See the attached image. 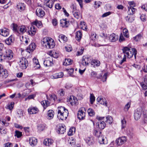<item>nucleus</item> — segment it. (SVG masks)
I'll use <instances>...</instances> for the list:
<instances>
[{
  "label": "nucleus",
  "instance_id": "nucleus-19",
  "mask_svg": "<svg viewBox=\"0 0 147 147\" xmlns=\"http://www.w3.org/2000/svg\"><path fill=\"white\" fill-rule=\"evenodd\" d=\"M96 100L100 104L104 105L106 107L107 106V102L105 98H103L100 97H98L97 98Z\"/></svg>",
  "mask_w": 147,
  "mask_h": 147
},
{
  "label": "nucleus",
  "instance_id": "nucleus-14",
  "mask_svg": "<svg viewBox=\"0 0 147 147\" xmlns=\"http://www.w3.org/2000/svg\"><path fill=\"white\" fill-rule=\"evenodd\" d=\"M37 31V29L33 25L28 28V34L32 36L35 35Z\"/></svg>",
  "mask_w": 147,
  "mask_h": 147
},
{
  "label": "nucleus",
  "instance_id": "nucleus-34",
  "mask_svg": "<svg viewBox=\"0 0 147 147\" xmlns=\"http://www.w3.org/2000/svg\"><path fill=\"white\" fill-rule=\"evenodd\" d=\"M50 104V102L48 100H45L41 102V104L45 109L49 106Z\"/></svg>",
  "mask_w": 147,
  "mask_h": 147
},
{
  "label": "nucleus",
  "instance_id": "nucleus-27",
  "mask_svg": "<svg viewBox=\"0 0 147 147\" xmlns=\"http://www.w3.org/2000/svg\"><path fill=\"white\" fill-rule=\"evenodd\" d=\"M85 117V113L82 110H80L78 113V117L79 119H83Z\"/></svg>",
  "mask_w": 147,
  "mask_h": 147
},
{
  "label": "nucleus",
  "instance_id": "nucleus-23",
  "mask_svg": "<svg viewBox=\"0 0 147 147\" xmlns=\"http://www.w3.org/2000/svg\"><path fill=\"white\" fill-rule=\"evenodd\" d=\"M29 142L31 146H34L37 143V140L34 137H31L29 138Z\"/></svg>",
  "mask_w": 147,
  "mask_h": 147
},
{
  "label": "nucleus",
  "instance_id": "nucleus-11",
  "mask_svg": "<svg viewBox=\"0 0 147 147\" xmlns=\"http://www.w3.org/2000/svg\"><path fill=\"white\" fill-rule=\"evenodd\" d=\"M53 57H51L47 58L44 62V65L46 67H50L53 65Z\"/></svg>",
  "mask_w": 147,
  "mask_h": 147
},
{
  "label": "nucleus",
  "instance_id": "nucleus-4",
  "mask_svg": "<svg viewBox=\"0 0 147 147\" xmlns=\"http://www.w3.org/2000/svg\"><path fill=\"white\" fill-rule=\"evenodd\" d=\"M13 30L16 33L19 34H22L26 31V29L25 26H18L15 24L13 25Z\"/></svg>",
  "mask_w": 147,
  "mask_h": 147
},
{
  "label": "nucleus",
  "instance_id": "nucleus-9",
  "mask_svg": "<svg viewBox=\"0 0 147 147\" xmlns=\"http://www.w3.org/2000/svg\"><path fill=\"white\" fill-rule=\"evenodd\" d=\"M142 111V109L141 108H138L135 111L134 116L136 120H138L140 119L141 116Z\"/></svg>",
  "mask_w": 147,
  "mask_h": 147
},
{
  "label": "nucleus",
  "instance_id": "nucleus-5",
  "mask_svg": "<svg viewBox=\"0 0 147 147\" xmlns=\"http://www.w3.org/2000/svg\"><path fill=\"white\" fill-rule=\"evenodd\" d=\"M19 63L20 68L22 69H26L28 66V62L27 59L24 57L20 59Z\"/></svg>",
  "mask_w": 147,
  "mask_h": 147
},
{
  "label": "nucleus",
  "instance_id": "nucleus-46",
  "mask_svg": "<svg viewBox=\"0 0 147 147\" xmlns=\"http://www.w3.org/2000/svg\"><path fill=\"white\" fill-rule=\"evenodd\" d=\"M98 138L99 142L100 144H105L104 142V139L102 135L98 137Z\"/></svg>",
  "mask_w": 147,
  "mask_h": 147
},
{
  "label": "nucleus",
  "instance_id": "nucleus-60",
  "mask_svg": "<svg viewBox=\"0 0 147 147\" xmlns=\"http://www.w3.org/2000/svg\"><path fill=\"white\" fill-rule=\"evenodd\" d=\"M125 40V38H124L122 34L121 33L120 35L119 38V41L120 42H121Z\"/></svg>",
  "mask_w": 147,
  "mask_h": 147
},
{
  "label": "nucleus",
  "instance_id": "nucleus-58",
  "mask_svg": "<svg viewBox=\"0 0 147 147\" xmlns=\"http://www.w3.org/2000/svg\"><path fill=\"white\" fill-rule=\"evenodd\" d=\"M101 4V3L100 2L95 1L94 3V7L96 8H98L100 6Z\"/></svg>",
  "mask_w": 147,
  "mask_h": 147
},
{
  "label": "nucleus",
  "instance_id": "nucleus-30",
  "mask_svg": "<svg viewBox=\"0 0 147 147\" xmlns=\"http://www.w3.org/2000/svg\"><path fill=\"white\" fill-rule=\"evenodd\" d=\"M128 10L127 11L128 15H133L135 13L136 10V9L134 8L132 6L128 7Z\"/></svg>",
  "mask_w": 147,
  "mask_h": 147
},
{
  "label": "nucleus",
  "instance_id": "nucleus-52",
  "mask_svg": "<svg viewBox=\"0 0 147 147\" xmlns=\"http://www.w3.org/2000/svg\"><path fill=\"white\" fill-rule=\"evenodd\" d=\"M22 136V132L17 130L16 131L15 134V136H16L17 138H19L21 137Z\"/></svg>",
  "mask_w": 147,
  "mask_h": 147
},
{
  "label": "nucleus",
  "instance_id": "nucleus-16",
  "mask_svg": "<svg viewBox=\"0 0 147 147\" xmlns=\"http://www.w3.org/2000/svg\"><path fill=\"white\" fill-rule=\"evenodd\" d=\"M86 142L89 146L92 145L95 142L93 137L92 136L88 137L85 139Z\"/></svg>",
  "mask_w": 147,
  "mask_h": 147
},
{
  "label": "nucleus",
  "instance_id": "nucleus-42",
  "mask_svg": "<svg viewBox=\"0 0 147 147\" xmlns=\"http://www.w3.org/2000/svg\"><path fill=\"white\" fill-rule=\"evenodd\" d=\"M75 128L74 127L71 128L68 132V134L69 136H71L74 134L75 132Z\"/></svg>",
  "mask_w": 147,
  "mask_h": 147
},
{
  "label": "nucleus",
  "instance_id": "nucleus-43",
  "mask_svg": "<svg viewBox=\"0 0 147 147\" xmlns=\"http://www.w3.org/2000/svg\"><path fill=\"white\" fill-rule=\"evenodd\" d=\"M106 123L109 124H111L112 123L113 121V119L112 117L110 116H108L106 117Z\"/></svg>",
  "mask_w": 147,
  "mask_h": 147
},
{
  "label": "nucleus",
  "instance_id": "nucleus-25",
  "mask_svg": "<svg viewBox=\"0 0 147 147\" xmlns=\"http://www.w3.org/2000/svg\"><path fill=\"white\" fill-rule=\"evenodd\" d=\"M18 9L20 11L24 10L26 8V5L24 3H19L17 5Z\"/></svg>",
  "mask_w": 147,
  "mask_h": 147
},
{
  "label": "nucleus",
  "instance_id": "nucleus-51",
  "mask_svg": "<svg viewBox=\"0 0 147 147\" xmlns=\"http://www.w3.org/2000/svg\"><path fill=\"white\" fill-rule=\"evenodd\" d=\"M91 64L92 65L96 66H99L100 65V62L98 61L94 60L92 62H91Z\"/></svg>",
  "mask_w": 147,
  "mask_h": 147
},
{
  "label": "nucleus",
  "instance_id": "nucleus-41",
  "mask_svg": "<svg viewBox=\"0 0 147 147\" xmlns=\"http://www.w3.org/2000/svg\"><path fill=\"white\" fill-rule=\"evenodd\" d=\"M33 63L34 65H35V67H37L39 68L40 67V65L39 64L38 60L36 59V58H34L33 60Z\"/></svg>",
  "mask_w": 147,
  "mask_h": 147
},
{
  "label": "nucleus",
  "instance_id": "nucleus-64",
  "mask_svg": "<svg viewBox=\"0 0 147 147\" xmlns=\"http://www.w3.org/2000/svg\"><path fill=\"white\" fill-rule=\"evenodd\" d=\"M52 23L54 26H56L57 24V20L55 18L53 19L52 21Z\"/></svg>",
  "mask_w": 147,
  "mask_h": 147
},
{
  "label": "nucleus",
  "instance_id": "nucleus-21",
  "mask_svg": "<svg viewBox=\"0 0 147 147\" xmlns=\"http://www.w3.org/2000/svg\"><path fill=\"white\" fill-rule=\"evenodd\" d=\"M9 34V30L8 29L4 28L0 30V34L3 36H7Z\"/></svg>",
  "mask_w": 147,
  "mask_h": 147
},
{
  "label": "nucleus",
  "instance_id": "nucleus-32",
  "mask_svg": "<svg viewBox=\"0 0 147 147\" xmlns=\"http://www.w3.org/2000/svg\"><path fill=\"white\" fill-rule=\"evenodd\" d=\"M47 119H51L53 118L54 116V112L51 110L48 111L47 113Z\"/></svg>",
  "mask_w": 147,
  "mask_h": 147
},
{
  "label": "nucleus",
  "instance_id": "nucleus-6",
  "mask_svg": "<svg viewBox=\"0 0 147 147\" xmlns=\"http://www.w3.org/2000/svg\"><path fill=\"white\" fill-rule=\"evenodd\" d=\"M3 52L5 56V59L10 60L12 59L13 57V53L11 50L6 49L5 50H3Z\"/></svg>",
  "mask_w": 147,
  "mask_h": 147
},
{
  "label": "nucleus",
  "instance_id": "nucleus-55",
  "mask_svg": "<svg viewBox=\"0 0 147 147\" xmlns=\"http://www.w3.org/2000/svg\"><path fill=\"white\" fill-rule=\"evenodd\" d=\"M142 37L141 34H138L134 38V40L136 41H138Z\"/></svg>",
  "mask_w": 147,
  "mask_h": 147
},
{
  "label": "nucleus",
  "instance_id": "nucleus-8",
  "mask_svg": "<svg viewBox=\"0 0 147 147\" xmlns=\"http://www.w3.org/2000/svg\"><path fill=\"white\" fill-rule=\"evenodd\" d=\"M66 127L63 124H60L57 127V131L58 134H63L65 131Z\"/></svg>",
  "mask_w": 147,
  "mask_h": 147
},
{
  "label": "nucleus",
  "instance_id": "nucleus-20",
  "mask_svg": "<svg viewBox=\"0 0 147 147\" xmlns=\"http://www.w3.org/2000/svg\"><path fill=\"white\" fill-rule=\"evenodd\" d=\"M28 111L30 114H35L39 111L38 109L36 107H31L28 109Z\"/></svg>",
  "mask_w": 147,
  "mask_h": 147
},
{
  "label": "nucleus",
  "instance_id": "nucleus-45",
  "mask_svg": "<svg viewBox=\"0 0 147 147\" xmlns=\"http://www.w3.org/2000/svg\"><path fill=\"white\" fill-rule=\"evenodd\" d=\"M88 113L90 116H93L95 115V112L92 109L90 108L88 110Z\"/></svg>",
  "mask_w": 147,
  "mask_h": 147
},
{
  "label": "nucleus",
  "instance_id": "nucleus-29",
  "mask_svg": "<svg viewBox=\"0 0 147 147\" xmlns=\"http://www.w3.org/2000/svg\"><path fill=\"white\" fill-rule=\"evenodd\" d=\"M8 76V73L6 69H3L0 73V76L3 78H6Z\"/></svg>",
  "mask_w": 147,
  "mask_h": 147
},
{
  "label": "nucleus",
  "instance_id": "nucleus-49",
  "mask_svg": "<svg viewBox=\"0 0 147 147\" xmlns=\"http://www.w3.org/2000/svg\"><path fill=\"white\" fill-rule=\"evenodd\" d=\"M5 56L3 52H0V62L4 61L5 60Z\"/></svg>",
  "mask_w": 147,
  "mask_h": 147
},
{
  "label": "nucleus",
  "instance_id": "nucleus-38",
  "mask_svg": "<svg viewBox=\"0 0 147 147\" xmlns=\"http://www.w3.org/2000/svg\"><path fill=\"white\" fill-rule=\"evenodd\" d=\"M108 75V73H106L104 74L102 76V75H100L98 76V77H96V78H97L101 79L103 82H104L106 81L107 78V76Z\"/></svg>",
  "mask_w": 147,
  "mask_h": 147
},
{
  "label": "nucleus",
  "instance_id": "nucleus-28",
  "mask_svg": "<svg viewBox=\"0 0 147 147\" xmlns=\"http://www.w3.org/2000/svg\"><path fill=\"white\" fill-rule=\"evenodd\" d=\"M53 141L50 139H45L44 141L43 144L46 146H49L52 145Z\"/></svg>",
  "mask_w": 147,
  "mask_h": 147
},
{
  "label": "nucleus",
  "instance_id": "nucleus-15",
  "mask_svg": "<svg viewBox=\"0 0 147 147\" xmlns=\"http://www.w3.org/2000/svg\"><path fill=\"white\" fill-rule=\"evenodd\" d=\"M97 127H98L99 130H102L104 129L105 127L106 124L104 121H98L96 123Z\"/></svg>",
  "mask_w": 147,
  "mask_h": 147
},
{
  "label": "nucleus",
  "instance_id": "nucleus-3",
  "mask_svg": "<svg viewBox=\"0 0 147 147\" xmlns=\"http://www.w3.org/2000/svg\"><path fill=\"white\" fill-rule=\"evenodd\" d=\"M42 42V45L48 49H52L55 45L53 40L50 38L46 37L44 38Z\"/></svg>",
  "mask_w": 147,
  "mask_h": 147
},
{
  "label": "nucleus",
  "instance_id": "nucleus-62",
  "mask_svg": "<svg viewBox=\"0 0 147 147\" xmlns=\"http://www.w3.org/2000/svg\"><path fill=\"white\" fill-rule=\"evenodd\" d=\"M142 115L143 117V118L147 117V111H146L145 110L142 109Z\"/></svg>",
  "mask_w": 147,
  "mask_h": 147
},
{
  "label": "nucleus",
  "instance_id": "nucleus-48",
  "mask_svg": "<svg viewBox=\"0 0 147 147\" xmlns=\"http://www.w3.org/2000/svg\"><path fill=\"white\" fill-rule=\"evenodd\" d=\"M121 129H123L126 127V121L124 118L121 120Z\"/></svg>",
  "mask_w": 147,
  "mask_h": 147
},
{
  "label": "nucleus",
  "instance_id": "nucleus-57",
  "mask_svg": "<svg viewBox=\"0 0 147 147\" xmlns=\"http://www.w3.org/2000/svg\"><path fill=\"white\" fill-rule=\"evenodd\" d=\"M6 48L4 47L3 44L0 43V52H3V50H5Z\"/></svg>",
  "mask_w": 147,
  "mask_h": 147
},
{
  "label": "nucleus",
  "instance_id": "nucleus-37",
  "mask_svg": "<svg viewBox=\"0 0 147 147\" xmlns=\"http://www.w3.org/2000/svg\"><path fill=\"white\" fill-rule=\"evenodd\" d=\"M63 73L62 72H61L59 73H56L53 74L52 76V78L56 79L62 78L63 76Z\"/></svg>",
  "mask_w": 147,
  "mask_h": 147
},
{
  "label": "nucleus",
  "instance_id": "nucleus-1",
  "mask_svg": "<svg viewBox=\"0 0 147 147\" xmlns=\"http://www.w3.org/2000/svg\"><path fill=\"white\" fill-rule=\"evenodd\" d=\"M122 51L123 53L125 55L126 57L127 56L128 58H131L134 55L135 59H136L137 51L135 48L125 47H123Z\"/></svg>",
  "mask_w": 147,
  "mask_h": 147
},
{
  "label": "nucleus",
  "instance_id": "nucleus-18",
  "mask_svg": "<svg viewBox=\"0 0 147 147\" xmlns=\"http://www.w3.org/2000/svg\"><path fill=\"white\" fill-rule=\"evenodd\" d=\"M36 14L37 16L40 18L43 17L45 15L44 11L40 8H37L36 9Z\"/></svg>",
  "mask_w": 147,
  "mask_h": 147
},
{
  "label": "nucleus",
  "instance_id": "nucleus-13",
  "mask_svg": "<svg viewBox=\"0 0 147 147\" xmlns=\"http://www.w3.org/2000/svg\"><path fill=\"white\" fill-rule=\"evenodd\" d=\"M68 100L71 105H77L78 104V100L76 98L73 96H70Z\"/></svg>",
  "mask_w": 147,
  "mask_h": 147
},
{
  "label": "nucleus",
  "instance_id": "nucleus-26",
  "mask_svg": "<svg viewBox=\"0 0 147 147\" xmlns=\"http://www.w3.org/2000/svg\"><path fill=\"white\" fill-rule=\"evenodd\" d=\"M57 0H46V5L50 8H51L54 2Z\"/></svg>",
  "mask_w": 147,
  "mask_h": 147
},
{
  "label": "nucleus",
  "instance_id": "nucleus-54",
  "mask_svg": "<svg viewBox=\"0 0 147 147\" xmlns=\"http://www.w3.org/2000/svg\"><path fill=\"white\" fill-rule=\"evenodd\" d=\"M68 23L69 22L67 21V20L66 19L63 20L61 22V24H64V26L66 27L67 26Z\"/></svg>",
  "mask_w": 147,
  "mask_h": 147
},
{
  "label": "nucleus",
  "instance_id": "nucleus-35",
  "mask_svg": "<svg viewBox=\"0 0 147 147\" xmlns=\"http://www.w3.org/2000/svg\"><path fill=\"white\" fill-rule=\"evenodd\" d=\"M125 19L127 21L129 22H131L134 20V17L133 15H128L125 18Z\"/></svg>",
  "mask_w": 147,
  "mask_h": 147
},
{
  "label": "nucleus",
  "instance_id": "nucleus-33",
  "mask_svg": "<svg viewBox=\"0 0 147 147\" xmlns=\"http://www.w3.org/2000/svg\"><path fill=\"white\" fill-rule=\"evenodd\" d=\"M32 24L33 25H36L38 28H40L42 26V23L40 21H38L37 20L32 23Z\"/></svg>",
  "mask_w": 147,
  "mask_h": 147
},
{
  "label": "nucleus",
  "instance_id": "nucleus-40",
  "mask_svg": "<svg viewBox=\"0 0 147 147\" xmlns=\"http://www.w3.org/2000/svg\"><path fill=\"white\" fill-rule=\"evenodd\" d=\"M82 34L80 31H77L76 34V39L78 41H80L82 38Z\"/></svg>",
  "mask_w": 147,
  "mask_h": 147
},
{
  "label": "nucleus",
  "instance_id": "nucleus-56",
  "mask_svg": "<svg viewBox=\"0 0 147 147\" xmlns=\"http://www.w3.org/2000/svg\"><path fill=\"white\" fill-rule=\"evenodd\" d=\"M7 133V130L3 127L0 128V133L1 134H5Z\"/></svg>",
  "mask_w": 147,
  "mask_h": 147
},
{
  "label": "nucleus",
  "instance_id": "nucleus-10",
  "mask_svg": "<svg viewBox=\"0 0 147 147\" xmlns=\"http://www.w3.org/2000/svg\"><path fill=\"white\" fill-rule=\"evenodd\" d=\"M91 62V60L90 58L84 56L82 59L81 64L83 66H87Z\"/></svg>",
  "mask_w": 147,
  "mask_h": 147
},
{
  "label": "nucleus",
  "instance_id": "nucleus-39",
  "mask_svg": "<svg viewBox=\"0 0 147 147\" xmlns=\"http://www.w3.org/2000/svg\"><path fill=\"white\" fill-rule=\"evenodd\" d=\"M73 61L69 59H65V61L63 62V65L66 66L70 65L72 64Z\"/></svg>",
  "mask_w": 147,
  "mask_h": 147
},
{
  "label": "nucleus",
  "instance_id": "nucleus-61",
  "mask_svg": "<svg viewBox=\"0 0 147 147\" xmlns=\"http://www.w3.org/2000/svg\"><path fill=\"white\" fill-rule=\"evenodd\" d=\"M84 49L83 48H82L80 50L78 51L77 52V56H79L81 55L83 53Z\"/></svg>",
  "mask_w": 147,
  "mask_h": 147
},
{
  "label": "nucleus",
  "instance_id": "nucleus-22",
  "mask_svg": "<svg viewBox=\"0 0 147 147\" xmlns=\"http://www.w3.org/2000/svg\"><path fill=\"white\" fill-rule=\"evenodd\" d=\"M58 40L61 42L65 43L67 41V38L65 35L61 34L58 36Z\"/></svg>",
  "mask_w": 147,
  "mask_h": 147
},
{
  "label": "nucleus",
  "instance_id": "nucleus-63",
  "mask_svg": "<svg viewBox=\"0 0 147 147\" xmlns=\"http://www.w3.org/2000/svg\"><path fill=\"white\" fill-rule=\"evenodd\" d=\"M96 34L95 33H92L90 38L91 40H93L96 38Z\"/></svg>",
  "mask_w": 147,
  "mask_h": 147
},
{
  "label": "nucleus",
  "instance_id": "nucleus-17",
  "mask_svg": "<svg viewBox=\"0 0 147 147\" xmlns=\"http://www.w3.org/2000/svg\"><path fill=\"white\" fill-rule=\"evenodd\" d=\"M118 36L114 33L111 34L109 37V41L111 42H115L117 40L118 38Z\"/></svg>",
  "mask_w": 147,
  "mask_h": 147
},
{
  "label": "nucleus",
  "instance_id": "nucleus-44",
  "mask_svg": "<svg viewBox=\"0 0 147 147\" xmlns=\"http://www.w3.org/2000/svg\"><path fill=\"white\" fill-rule=\"evenodd\" d=\"M94 135L97 138L102 135L101 131L100 130H98L95 129L94 131Z\"/></svg>",
  "mask_w": 147,
  "mask_h": 147
},
{
  "label": "nucleus",
  "instance_id": "nucleus-2",
  "mask_svg": "<svg viewBox=\"0 0 147 147\" xmlns=\"http://www.w3.org/2000/svg\"><path fill=\"white\" fill-rule=\"evenodd\" d=\"M57 117L62 120H65L68 115V112L67 109L61 106L58 107Z\"/></svg>",
  "mask_w": 147,
  "mask_h": 147
},
{
  "label": "nucleus",
  "instance_id": "nucleus-12",
  "mask_svg": "<svg viewBox=\"0 0 147 147\" xmlns=\"http://www.w3.org/2000/svg\"><path fill=\"white\" fill-rule=\"evenodd\" d=\"M127 140L126 137L122 136L116 140V143L118 146H120L125 142Z\"/></svg>",
  "mask_w": 147,
  "mask_h": 147
},
{
  "label": "nucleus",
  "instance_id": "nucleus-31",
  "mask_svg": "<svg viewBox=\"0 0 147 147\" xmlns=\"http://www.w3.org/2000/svg\"><path fill=\"white\" fill-rule=\"evenodd\" d=\"M14 40V38L11 36L5 40V42L7 45H10L11 43L13 42Z\"/></svg>",
  "mask_w": 147,
  "mask_h": 147
},
{
  "label": "nucleus",
  "instance_id": "nucleus-24",
  "mask_svg": "<svg viewBox=\"0 0 147 147\" xmlns=\"http://www.w3.org/2000/svg\"><path fill=\"white\" fill-rule=\"evenodd\" d=\"M71 7H73V8L74 11H73L72 13L74 17L77 19H79L81 17L80 14L78 11H75V10L76 9V8H75V6L74 5H72Z\"/></svg>",
  "mask_w": 147,
  "mask_h": 147
},
{
  "label": "nucleus",
  "instance_id": "nucleus-50",
  "mask_svg": "<svg viewBox=\"0 0 147 147\" xmlns=\"http://www.w3.org/2000/svg\"><path fill=\"white\" fill-rule=\"evenodd\" d=\"M123 35L126 38H128L129 37V34L128 33V30L125 28L123 29Z\"/></svg>",
  "mask_w": 147,
  "mask_h": 147
},
{
  "label": "nucleus",
  "instance_id": "nucleus-53",
  "mask_svg": "<svg viewBox=\"0 0 147 147\" xmlns=\"http://www.w3.org/2000/svg\"><path fill=\"white\" fill-rule=\"evenodd\" d=\"M90 100L91 103L92 104L95 100V97L93 94H90Z\"/></svg>",
  "mask_w": 147,
  "mask_h": 147
},
{
  "label": "nucleus",
  "instance_id": "nucleus-36",
  "mask_svg": "<svg viewBox=\"0 0 147 147\" xmlns=\"http://www.w3.org/2000/svg\"><path fill=\"white\" fill-rule=\"evenodd\" d=\"M141 86L143 89L145 90L147 89V80L144 79V81L140 82V83Z\"/></svg>",
  "mask_w": 147,
  "mask_h": 147
},
{
  "label": "nucleus",
  "instance_id": "nucleus-59",
  "mask_svg": "<svg viewBox=\"0 0 147 147\" xmlns=\"http://www.w3.org/2000/svg\"><path fill=\"white\" fill-rule=\"evenodd\" d=\"M130 104L129 102H128L125 105L124 108V110L125 111H127L128 110L130 107Z\"/></svg>",
  "mask_w": 147,
  "mask_h": 147
},
{
  "label": "nucleus",
  "instance_id": "nucleus-47",
  "mask_svg": "<svg viewBox=\"0 0 147 147\" xmlns=\"http://www.w3.org/2000/svg\"><path fill=\"white\" fill-rule=\"evenodd\" d=\"M45 124H40L38 125V128L40 131H42L45 129Z\"/></svg>",
  "mask_w": 147,
  "mask_h": 147
},
{
  "label": "nucleus",
  "instance_id": "nucleus-7",
  "mask_svg": "<svg viewBox=\"0 0 147 147\" xmlns=\"http://www.w3.org/2000/svg\"><path fill=\"white\" fill-rule=\"evenodd\" d=\"M36 47V45L35 43H32L28 47L26 50L23 51L22 52L25 53H28V54L27 57L29 56L31 52H32L35 49Z\"/></svg>",
  "mask_w": 147,
  "mask_h": 147
}]
</instances>
